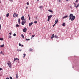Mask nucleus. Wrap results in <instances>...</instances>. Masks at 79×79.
Returning a JSON list of instances; mask_svg holds the SVG:
<instances>
[{"label": "nucleus", "mask_w": 79, "mask_h": 79, "mask_svg": "<svg viewBox=\"0 0 79 79\" xmlns=\"http://www.w3.org/2000/svg\"><path fill=\"white\" fill-rule=\"evenodd\" d=\"M69 17V20H71V21H74V20L75 19V16H73V15L72 14L70 15Z\"/></svg>", "instance_id": "1"}, {"label": "nucleus", "mask_w": 79, "mask_h": 79, "mask_svg": "<svg viewBox=\"0 0 79 79\" xmlns=\"http://www.w3.org/2000/svg\"><path fill=\"white\" fill-rule=\"evenodd\" d=\"M7 64H8L10 68H11V62H10V61H8V62L7 63Z\"/></svg>", "instance_id": "2"}, {"label": "nucleus", "mask_w": 79, "mask_h": 79, "mask_svg": "<svg viewBox=\"0 0 79 79\" xmlns=\"http://www.w3.org/2000/svg\"><path fill=\"white\" fill-rule=\"evenodd\" d=\"M26 23V20H22V25H24V24Z\"/></svg>", "instance_id": "3"}, {"label": "nucleus", "mask_w": 79, "mask_h": 79, "mask_svg": "<svg viewBox=\"0 0 79 79\" xmlns=\"http://www.w3.org/2000/svg\"><path fill=\"white\" fill-rule=\"evenodd\" d=\"M27 31V28H24L23 29V31L24 32H26Z\"/></svg>", "instance_id": "4"}, {"label": "nucleus", "mask_w": 79, "mask_h": 79, "mask_svg": "<svg viewBox=\"0 0 79 79\" xmlns=\"http://www.w3.org/2000/svg\"><path fill=\"white\" fill-rule=\"evenodd\" d=\"M16 60H17L18 61V60H19V59H18V58H14V62H15V61H16Z\"/></svg>", "instance_id": "5"}, {"label": "nucleus", "mask_w": 79, "mask_h": 79, "mask_svg": "<svg viewBox=\"0 0 79 79\" xmlns=\"http://www.w3.org/2000/svg\"><path fill=\"white\" fill-rule=\"evenodd\" d=\"M21 19L22 20V21H24V16H22L21 18Z\"/></svg>", "instance_id": "6"}, {"label": "nucleus", "mask_w": 79, "mask_h": 79, "mask_svg": "<svg viewBox=\"0 0 79 79\" xmlns=\"http://www.w3.org/2000/svg\"><path fill=\"white\" fill-rule=\"evenodd\" d=\"M33 24V23L32 22H31V23H29V26H31Z\"/></svg>", "instance_id": "7"}, {"label": "nucleus", "mask_w": 79, "mask_h": 79, "mask_svg": "<svg viewBox=\"0 0 79 79\" xmlns=\"http://www.w3.org/2000/svg\"><path fill=\"white\" fill-rule=\"evenodd\" d=\"M58 19H56V20L55 21V24H57L58 23Z\"/></svg>", "instance_id": "8"}, {"label": "nucleus", "mask_w": 79, "mask_h": 79, "mask_svg": "<svg viewBox=\"0 0 79 79\" xmlns=\"http://www.w3.org/2000/svg\"><path fill=\"white\" fill-rule=\"evenodd\" d=\"M16 16V13H14L13 15V17H14V18H15V17Z\"/></svg>", "instance_id": "9"}, {"label": "nucleus", "mask_w": 79, "mask_h": 79, "mask_svg": "<svg viewBox=\"0 0 79 79\" xmlns=\"http://www.w3.org/2000/svg\"><path fill=\"white\" fill-rule=\"evenodd\" d=\"M20 20H21V19H18L19 24H20Z\"/></svg>", "instance_id": "10"}, {"label": "nucleus", "mask_w": 79, "mask_h": 79, "mask_svg": "<svg viewBox=\"0 0 79 79\" xmlns=\"http://www.w3.org/2000/svg\"><path fill=\"white\" fill-rule=\"evenodd\" d=\"M68 16L66 15L65 16L63 17V19H64V18H68Z\"/></svg>", "instance_id": "11"}, {"label": "nucleus", "mask_w": 79, "mask_h": 79, "mask_svg": "<svg viewBox=\"0 0 79 79\" xmlns=\"http://www.w3.org/2000/svg\"><path fill=\"white\" fill-rule=\"evenodd\" d=\"M48 11H49V12H50L51 13H52L53 12V11H52L51 10H48Z\"/></svg>", "instance_id": "12"}, {"label": "nucleus", "mask_w": 79, "mask_h": 79, "mask_svg": "<svg viewBox=\"0 0 79 79\" xmlns=\"http://www.w3.org/2000/svg\"><path fill=\"white\" fill-rule=\"evenodd\" d=\"M19 46H20V47H23V45H22V44H21L19 43Z\"/></svg>", "instance_id": "13"}, {"label": "nucleus", "mask_w": 79, "mask_h": 79, "mask_svg": "<svg viewBox=\"0 0 79 79\" xmlns=\"http://www.w3.org/2000/svg\"><path fill=\"white\" fill-rule=\"evenodd\" d=\"M5 46V45L4 44L1 45H0L1 47H3Z\"/></svg>", "instance_id": "14"}, {"label": "nucleus", "mask_w": 79, "mask_h": 79, "mask_svg": "<svg viewBox=\"0 0 79 79\" xmlns=\"http://www.w3.org/2000/svg\"><path fill=\"white\" fill-rule=\"evenodd\" d=\"M16 79H18V74H16Z\"/></svg>", "instance_id": "15"}, {"label": "nucleus", "mask_w": 79, "mask_h": 79, "mask_svg": "<svg viewBox=\"0 0 79 79\" xmlns=\"http://www.w3.org/2000/svg\"><path fill=\"white\" fill-rule=\"evenodd\" d=\"M33 50V49H31V48H30L29 49V52H31V51H32Z\"/></svg>", "instance_id": "16"}, {"label": "nucleus", "mask_w": 79, "mask_h": 79, "mask_svg": "<svg viewBox=\"0 0 79 79\" xmlns=\"http://www.w3.org/2000/svg\"><path fill=\"white\" fill-rule=\"evenodd\" d=\"M15 26L16 27H19V25H18V24H16Z\"/></svg>", "instance_id": "17"}, {"label": "nucleus", "mask_w": 79, "mask_h": 79, "mask_svg": "<svg viewBox=\"0 0 79 79\" xmlns=\"http://www.w3.org/2000/svg\"><path fill=\"white\" fill-rule=\"evenodd\" d=\"M54 34H53V35H52V37H51V38L53 39V37H54Z\"/></svg>", "instance_id": "18"}, {"label": "nucleus", "mask_w": 79, "mask_h": 79, "mask_svg": "<svg viewBox=\"0 0 79 79\" xmlns=\"http://www.w3.org/2000/svg\"><path fill=\"white\" fill-rule=\"evenodd\" d=\"M9 15H10L9 14V13H8L6 15V17H8V16H9Z\"/></svg>", "instance_id": "19"}, {"label": "nucleus", "mask_w": 79, "mask_h": 79, "mask_svg": "<svg viewBox=\"0 0 79 79\" xmlns=\"http://www.w3.org/2000/svg\"><path fill=\"white\" fill-rule=\"evenodd\" d=\"M21 36H22V38H24V35H23V34H22L21 35Z\"/></svg>", "instance_id": "20"}, {"label": "nucleus", "mask_w": 79, "mask_h": 79, "mask_svg": "<svg viewBox=\"0 0 79 79\" xmlns=\"http://www.w3.org/2000/svg\"><path fill=\"white\" fill-rule=\"evenodd\" d=\"M54 37H55V38H57V39H58V36L55 35L54 36Z\"/></svg>", "instance_id": "21"}, {"label": "nucleus", "mask_w": 79, "mask_h": 79, "mask_svg": "<svg viewBox=\"0 0 79 79\" xmlns=\"http://www.w3.org/2000/svg\"><path fill=\"white\" fill-rule=\"evenodd\" d=\"M78 6H79V4L77 5V6H76L75 7H76V8H77L78 7Z\"/></svg>", "instance_id": "22"}, {"label": "nucleus", "mask_w": 79, "mask_h": 79, "mask_svg": "<svg viewBox=\"0 0 79 79\" xmlns=\"http://www.w3.org/2000/svg\"><path fill=\"white\" fill-rule=\"evenodd\" d=\"M65 25H66V24H65V23H63V24H62L63 26H65Z\"/></svg>", "instance_id": "23"}, {"label": "nucleus", "mask_w": 79, "mask_h": 79, "mask_svg": "<svg viewBox=\"0 0 79 79\" xmlns=\"http://www.w3.org/2000/svg\"><path fill=\"white\" fill-rule=\"evenodd\" d=\"M28 17H29V20H31V17H30V16H29V15H28Z\"/></svg>", "instance_id": "24"}, {"label": "nucleus", "mask_w": 79, "mask_h": 79, "mask_svg": "<svg viewBox=\"0 0 79 79\" xmlns=\"http://www.w3.org/2000/svg\"><path fill=\"white\" fill-rule=\"evenodd\" d=\"M0 40H3V38H0Z\"/></svg>", "instance_id": "25"}, {"label": "nucleus", "mask_w": 79, "mask_h": 79, "mask_svg": "<svg viewBox=\"0 0 79 79\" xmlns=\"http://www.w3.org/2000/svg\"><path fill=\"white\" fill-rule=\"evenodd\" d=\"M17 51H18V52H19V51H20V52H21V49H17Z\"/></svg>", "instance_id": "26"}, {"label": "nucleus", "mask_w": 79, "mask_h": 79, "mask_svg": "<svg viewBox=\"0 0 79 79\" xmlns=\"http://www.w3.org/2000/svg\"><path fill=\"white\" fill-rule=\"evenodd\" d=\"M26 40H30V39H26Z\"/></svg>", "instance_id": "27"}, {"label": "nucleus", "mask_w": 79, "mask_h": 79, "mask_svg": "<svg viewBox=\"0 0 79 79\" xmlns=\"http://www.w3.org/2000/svg\"><path fill=\"white\" fill-rule=\"evenodd\" d=\"M43 8V6H40V9H41V8Z\"/></svg>", "instance_id": "28"}, {"label": "nucleus", "mask_w": 79, "mask_h": 79, "mask_svg": "<svg viewBox=\"0 0 79 79\" xmlns=\"http://www.w3.org/2000/svg\"><path fill=\"white\" fill-rule=\"evenodd\" d=\"M48 19H50V18H51V17H50L49 16H48Z\"/></svg>", "instance_id": "29"}, {"label": "nucleus", "mask_w": 79, "mask_h": 79, "mask_svg": "<svg viewBox=\"0 0 79 79\" xmlns=\"http://www.w3.org/2000/svg\"><path fill=\"white\" fill-rule=\"evenodd\" d=\"M27 5H29V2H27Z\"/></svg>", "instance_id": "30"}, {"label": "nucleus", "mask_w": 79, "mask_h": 79, "mask_svg": "<svg viewBox=\"0 0 79 79\" xmlns=\"http://www.w3.org/2000/svg\"><path fill=\"white\" fill-rule=\"evenodd\" d=\"M34 23H37V21H35L34 22Z\"/></svg>", "instance_id": "31"}, {"label": "nucleus", "mask_w": 79, "mask_h": 79, "mask_svg": "<svg viewBox=\"0 0 79 79\" xmlns=\"http://www.w3.org/2000/svg\"><path fill=\"white\" fill-rule=\"evenodd\" d=\"M2 27L1 26V24H0V30H1Z\"/></svg>", "instance_id": "32"}, {"label": "nucleus", "mask_w": 79, "mask_h": 79, "mask_svg": "<svg viewBox=\"0 0 79 79\" xmlns=\"http://www.w3.org/2000/svg\"><path fill=\"white\" fill-rule=\"evenodd\" d=\"M0 54H3V52L2 51H1L0 52Z\"/></svg>", "instance_id": "33"}, {"label": "nucleus", "mask_w": 79, "mask_h": 79, "mask_svg": "<svg viewBox=\"0 0 79 79\" xmlns=\"http://www.w3.org/2000/svg\"><path fill=\"white\" fill-rule=\"evenodd\" d=\"M3 70V69H2L1 68H0V71H2Z\"/></svg>", "instance_id": "34"}, {"label": "nucleus", "mask_w": 79, "mask_h": 79, "mask_svg": "<svg viewBox=\"0 0 79 79\" xmlns=\"http://www.w3.org/2000/svg\"><path fill=\"white\" fill-rule=\"evenodd\" d=\"M79 0H76L75 1V2H76V3H77V2H78V1H79Z\"/></svg>", "instance_id": "35"}, {"label": "nucleus", "mask_w": 79, "mask_h": 79, "mask_svg": "<svg viewBox=\"0 0 79 79\" xmlns=\"http://www.w3.org/2000/svg\"><path fill=\"white\" fill-rule=\"evenodd\" d=\"M9 38H11V36H9Z\"/></svg>", "instance_id": "36"}, {"label": "nucleus", "mask_w": 79, "mask_h": 79, "mask_svg": "<svg viewBox=\"0 0 79 79\" xmlns=\"http://www.w3.org/2000/svg\"><path fill=\"white\" fill-rule=\"evenodd\" d=\"M16 34H15V33H14V35H13V36H16Z\"/></svg>", "instance_id": "37"}, {"label": "nucleus", "mask_w": 79, "mask_h": 79, "mask_svg": "<svg viewBox=\"0 0 79 79\" xmlns=\"http://www.w3.org/2000/svg\"><path fill=\"white\" fill-rule=\"evenodd\" d=\"M27 8H28V6L26 7V10H27Z\"/></svg>", "instance_id": "38"}, {"label": "nucleus", "mask_w": 79, "mask_h": 79, "mask_svg": "<svg viewBox=\"0 0 79 79\" xmlns=\"http://www.w3.org/2000/svg\"><path fill=\"white\" fill-rule=\"evenodd\" d=\"M49 16L51 18V17H52V16H53V15H50V16Z\"/></svg>", "instance_id": "39"}, {"label": "nucleus", "mask_w": 79, "mask_h": 79, "mask_svg": "<svg viewBox=\"0 0 79 79\" xmlns=\"http://www.w3.org/2000/svg\"><path fill=\"white\" fill-rule=\"evenodd\" d=\"M35 37V35H32V37Z\"/></svg>", "instance_id": "40"}, {"label": "nucleus", "mask_w": 79, "mask_h": 79, "mask_svg": "<svg viewBox=\"0 0 79 79\" xmlns=\"http://www.w3.org/2000/svg\"><path fill=\"white\" fill-rule=\"evenodd\" d=\"M50 21V19L48 18V21Z\"/></svg>", "instance_id": "41"}, {"label": "nucleus", "mask_w": 79, "mask_h": 79, "mask_svg": "<svg viewBox=\"0 0 79 79\" xmlns=\"http://www.w3.org/2000/svg\"><path fill=\"white\" fill-rule=\"evenodd\" d=\"M73 4H74V6H76V4L75 3H73Z\"/></svg>", "instance_id": "42"}, {"label": "nucleus", "mask_w": 79, "mask_h": 79, "mask_svg": "<svg viewBox=\"0 0 79 79\" xmlns=\"http://www.w3.org/2000/svg\"><path fill=\"white\" fill-rule=\"evenodd\" d=\"M18 14H16V17H18Z\"/></svg>", "instance_id": "43"}, {"label": "nucleus", "mask_w": 79, "mask_h": 79, "mask_svg": "<svg viewBox=\"0 0 79 79\" xmlns=\"http://www.w3.org/2000/svg\"><path fill=\"white\" fill-rule=\"evenodd\" d=\"M9 34H10V35H11V33H9Z\"/></svg>", "instance_id": "44"}, {"label": "nucleus", "mask_w": 79, "mask_h": 79, "mask_svg": "<svg viewBox=\"0 0 79 79\" xmlns=\"http://www.w3.org/2000/svg\"><path fill=\"white\" fill-rule=\"evenodd\" d=\"M24 56H26V54H23Z\"/></svg>", "instance_id": "45"}, {"label": "nucleus", "mask_w": 79, "mask_h": 79, "mask_svg": "<svg viewBox=\"0 0 79 79\" xmlns=\"http://www.w3.org/2000/svg\"><path fill=\"white\" fill-rule=\"evenodd\" d=\"M70 8H72L73 7H72L71 6H70Z\"/></svg>", "instance_id": "46"}, {"label": "nucleus", "mask_w": 79, "mask_h": 79, "mask_svg": "<svg viewBox=\"0 0 79 79\" xmlns=\"http://www.w3.org/2000/svg\"><path fill=\"white\" fill-rule=\"evenodd\" d=\"M55 24L53 25V27H55Z\"/></svg>", "instance_id": "47"}, {"label": "nucleus", "mask_w": 79, "mask_h": 79, "mask_svg": "<svg viewBox=\"0 0 79 79\" xmlns=\"http://www.w3.org/2000/svg\"><path fill=\"white\" fill-rule=\"evenodd\" d=\"M59 2H61V0H59Z\"/></svg>", "instance_id": "48"}, {"label": "nucleus", "mask_w": 79, "mask_h": 79, "mask_svg": "<svg viewBox=\"0 0 79 79\" xmlns=\"http://www.w3.org/2000/svg\"><path fill=\"white\" fill-rule=\"evenodd\" d=\"M25 56H23V58H25Z\"/></svg>", "instance_id": "49"}, {"label": "nucleus", "mask_w": 79, "mask_h": 79, "mask_svg": "<svg viewBox=\"0 0 79 79\" xmlns=\"http://www.w3.org/2000/svg\"><path fill=\"white\" fill-rule=\"evenodd\" d=\"M69 0H66V1L67 2H68V1H69Z\"/></svg>", "instance_id": "50"}, {"label": "nucleus", "mask_w": 79, "mask_h": 79, "mask_svg": "<svg viewBox=\"0 0 79 79\" xmlns=\"http://www.w3.org/2000/svg\"><path fill=\"white\" fill-rule=\"evenodd\" d=\"M10 1H13V0H10Z\"/></svg>", "instance_id": "51"}, {"label": "nucleus", "mask_w": 79, "mask_h": 79, "mask_svg": "<svg viewBox=\"0 0 79 79\" xmlns=\"http://www.w3.org/2000/svg\"><path fill=\"white\" fill-rule=\"evenodd\" d=\"M72 68H74V66H73Z\"/></svg>", "instance_id": "52"}, {"label": "nucleus", "mask_w": 79, "mask_h": 79, "mask_svg": "<svg viewBox=\"0 0 79 79\" xmlns=\"http://www.w3.org/2000/svg\"><path fill=\"white\" fill-rule=\"evenodd\" d=\"M0 19H1V17H0Z\"/></svg>", "instance_id": "53"}, {"label": "nucleus", "mask_w": 79, "mask_h": 79, "mask_svg": "<svg viewBox=\"0 0 79 79\" xmlns=\"http://www.w3.org/2000/svg\"><path fill=\"white\" fill-rule=\"evenodd\" d=\"M37 1H39V0H37Z\"/></svg>", "instance_id": "54"}, {"label": "nucleus", "mask_w": 79, "mask_h": 79, "mask_svg": "<svg viewBox=\"0 0 79 79\" xmlns=\"http://www.w3.org/2000/svg\"><path fill=\"white\" fill-rule=\"evenodd\" d=\"M30 34H31V33H30Z\"/></svg>", "instance_id": "55"}]
</instances>
